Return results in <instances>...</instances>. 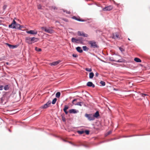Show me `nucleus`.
<instances>
[{
  "label": "nucleus",
  "mask_w": 150,
  "mask_h": 150,
  "mask_svg": "<svg viewBox=\"0 0 150 150\" xmlns=\"http://www.w3.org/2000/svg\"><path fill=\"white\" fill-rule=\"evenodd\" d=\"M23 26L21 25L20 24L17 23L15 20H13L12 23L9 25L8 27L13 29H21Z\"/></svg>",
  "instance_id": "1"
},
{
  "label": "nucleus",
  "mask_w": 150,
  "mask_h": 150,
  "mask_svg": "<svg viewBox=\"0 0 150 150\" xmlns=\"http://www.w3.org/2000/svg\"><path fill=\"white\" fill-rule=\"evenodd\" d=\"M42 30L44 31L46 33L52 34L54 32V30L50 28H47L46 27H43L41 28Z\"/></svg>",
  "instance_id": "2"
},
{
  "label": "nucleus",
  "mask_w": 150,
  "mask_h": 150,
  "mask_svg": "<svg viewBox=\"0 0 150 150\" xmlns=\"http://www.w3.org/2000/svg\"><path fill=\"white\" fill-rule=\"evenodd\" d=\"M88 44L90 45V47L93 48H98V46L96 42L94 41H90L88 42Z\"/></svg>",
  "instance_id": "3"
},
{
  "label": "nucleus",
  "mask_w": 150,
  "mask_h": 150,
  "mask_svg": "<svg viewBox=\"0 0 150 150\" xmlns=\"http://www.w3.org/2000/svg\"><path fill=\"white\" fill-rule=\"evenodd\" d=\"M8 98L6 96V94H4L1 98V103L4 104H5L7 101Z\"/></svg>",
  "instance_id": "4"
},
{
  "label": "nucleus",
  "mask_w": 150,
  "mask_h": 150,
  "mask_svg": "<svg viewBox=\"0 0 150 150\" xmlns=\"http://www.w3.org/2000/svg\"><path fill=\"white\" fill-rule=\"evenodd\" d=\"M85 116L87 118L88 120L89 121L93 120L95 119L93 117V115L92 114H86L85 115Z\"/></svg>",
  "instance_id": "5"
},
{
  "label": "nucleus",
  "mask_w": 150,
  "mask_h": 150,
  "mask_svg": "<svg viewBox=\"0 0 150 150\" xmlns=\"http://www.w3.org/2000/svg\"><path fill=\"white\" fill-rule=\"evenodd\" d=\"M113 6L112 5H110L105 7L103 8V10L104 11H108L112 10L113 9Z\"/></svg>",
  "instance_id": "6"
},
{
  "label": "nucleus",
  "mask_w": 150,
  "mask_h": 150,
  "mask_svg": "<svg viewBox=\"0 0 150 150\" xmlns=\"http://www.w3.org/2000/svg\"><path fill=\"white\" fill-rule=\"evenodd\" d=\"M14 97L15 98V100L16 101H18L21 99V94H14Z\"/></svg>",
  "instance_id": "7"
},
{
  "label": "nucleus",
  "mask_w": 150,
  "mask_h": 150,
  "mask_svg": "<svg viewBox=\"0 0 150 150\" xmlns=\"http://www.w3.org/2000/svg\"><path fill=\"white\" fill-rule=\"evenodd\" d=\"M51 104V102L48 101L46 104H44L43 106H42L41 108H46L50 106Z\"/></svg>",
  "instance_id": "8"
},
{
  "label": "nucleus",
  "mask_w": 150,
  "mask_h": 150,
  "mask_svg": "<svg viewBox=\"0 0 150 150\" xmlns=\"http://www.w3.org/2000/svg\"><path fill=\"white\" fill-rule=\"evenodd\" d=\"M25 42L29 44H31V38L28 37L25 38Z\"/></svg>",
  "instance_id": "9"
},
{
  "label": "nucleus",
  "mask_w": 150,
  "mask_h": 150,
  "mask_svg": "<svg viewBox=\"0 0 150 150\" xmlns=\"http://www.w3.org/2000/svg\"><path fill=\"white\" fill-rule=\"evenodd\" d=\"M72 18L79 21L84 22L86 21L85 20L80 18L79 17H77L76 16H74L72 17Z\"/></svg>",
  "instance_id": "10"
},
{
  "label": "nucleus",
  "mask_w": 150,
  "mask_h": 150,
  "mask_svg": "<svg viewBox=\"0 0 150 150\" xmlns=\"http://www.w3.org/2000/svg\"><path fill=\"white\" fill-rule=\"evenodd\" d=\"M78 34L79 36H82L84 37H87L88 36V35L87 34L81 31H78Z\"/></svg>",
  "instance_id": "11"
},
{
  "label": "nucleus",
  "mask_w": 150,
  "mask_h": 150,
  "mask_svg": "<svg viewBox=\"0 0 150 150\" xmlns=\"http://www.w3.org/2000/svg\"><path fill=\"white\" fill-rule=\"evenodd\" d=\"M26 32L28 34H30L33 35H36L37 33V31L36 30H30L27 31Z\"/></svg>",
  "instance_id": "12"
},
{
  "label": "nucleus",
  "mask_w": 150,
  "mask_h": 150,
  "mask_svg": "<svg viewBox=\"0 0 150 150\" xmlns=\"http://www.w3.org/2000/svg\"><path fill=\"white\" fill-rule=\"evenodd\" d=\"M112 38L115 39L120 38L119 33L117 32L113 33Z\"/></svg>",
  "instance_id": "13"
},
{
  "label": "nucleus",
  "mask_w": 150,
  "mask_h": 150,
  "mask_svg": "<svg viewBox=\"0 0 150 150\" xmlns=\"http://www.w3.org/2000/svg\"><path fill=\"white\" fill-rule=\"evenodd\" d=\"M61 61L60 60H58L55 62H54L52 63H50V65L51 66H56L59 64Z\"/></svg>",
  "instance_id": "14"
},
{
  "label": "nucleus",
  "mask_w": 150,
  "mask_h": 150,
  "mask_svg": "<svg viewBox=\"0 0 150 150\" xmlns=\"http://www.w3.org/2000/svg\"><path fill=\"white\" fill-rule=\"evenodd\" d=\"M38 40V38L35 37L31 38V44L37 42Z\"/></svg>",
  "instance_id": "15"
},
{
  "label": "nucleus",
  "mask_w": 150,
  "mask_h": 150,
  "mask_svg": "<svg viewBox=\"0 0 150 150\" xmlns=\"http://www.w3.org/2000/svg\"><path fill=\"white\" fill-rule=\"evenodd\" d=\"M87 85L89 87H92L93 88H94L95 87V86L93 84V83L91 82H88L87 83Z\"/></svg>",
  "instance_id": "16"
},
{
  "label": "nucleus",
  "mask_w": 150,
  "mask_h": 150,
  "mask_svg": "<svg viewBox=\"0 0 150 150\" xmlns=\"http://www.w3.org/2000/svg\"><path fill=\"white\" fill-rule=\"evenodd\" d=\"M6 45L9 47L11 49H13L15 48L16 47H17L16 45H12L8 43H6Z\"/></svg>",
  "instance_id": "17"
},
{
  "label": "nucleus",
  "mask_w": 150,
  "mask_h": 150,
  "mask_svg": "<svg viewBox=\"0 0 150 150\" xmlns=\"http://www.w3.org/2000/svg\"><path fill=\"white\" fill-rule=\"evenodd\" d=\"M93 115L94 118L95 117L97 118L99 116V114L98 111H97L94 115Z\"/></svg>",
  "instance_id": "18"
},
{
  "label": "nucleus",
  "mask_w": 150,
  "mask_h": 150,
  "mask_svg": "<svg viewBox=\"0 0 150 150\" xmlns=\"http://www.w3.org/2000/svg\"><path fill=\"white\" fill-rule=\"evenodd\" d=\"M76 49L77 51L80 53H82L83 52V50L80 47H77Z\"/></svg>",
  "instance_id": "19"
},
{
  "label": "nucleus",
  "mask_w": 150,
  "mask_h": 150,
  "mask_svg": "<svg viewBox=\"0 0 150 150\" xmlns=\"http://www.w3.org/2000/svg\"><path fill=\"white\" fill-rule=\"evenodd\" d=\"M78 39H76L74 38L71 39V41L72 42H75L76 43H79V42H78Z\"/></svg>",
  "instance_id": "20"
},
{
  "label": "nucleus",
  "mask_w": 150,
  "mask_h": 150,
  "mask_svg": "<svg viewBox=\"0 0 150 150\" xmlns=\"http://www.w3.org/2000/svg\"><path fill=\"white\" fill-rule=\"evenodd\" d=\"M69 112L70 113H76V112L75 110V109H71L69 110Z\"/></svg>",
  "instance_id": "21"
},
{
  "label": "nucleus",
  "mask_w": 150,
  "mask_h": 150,
  "mask_svg": "<svg viewBox=\"0 0 150 150\" xmlns=\"http://www.w3.org/2000/svg\"><path fill=\"white\" fill-rule=\"evenodd\" d=\"M134 60L137 62H141V60L140 59L137 57L134 58Z\"/></svg>",
  "instance_id": "22"
},
{
  "label": "nucleus",
  "mask_w": 150,
  "mask_h": 150,
  "mask_svg": "<svg viewBox=\"0 0 150 150\" xmlns=\"http://www.w3.org/2000/svg\"><path fill=\"white\" fill-rule=\"evenodd\" d=\"M94 75V74L93 72H91L89 74V77L90 79H92L93 78Z\"/></svg>",
  "instance_id": "23"
},
{
  "label": "nucleus",
  "mask_w": 150,
  "mask_h": 150,
  "mask_svg": "<svg viewBox=\"0 0 150 150\" xmlns=\"http://www.w3.org/2000/svg\"><path fill=\"white\" fill-rule=\"evenodd\" d=\"M9 88V86L8 85H6L5 86L4 89L5 90H8Z\"/></svg>",
  "instance_id": "24"
},
{
  "label": "nucleus",
  "mask_w": 150,
  "mask_h": 150,
  "mask_svg": "<svg viewBox=\"0 0 150 150\" xmlns=\"http://www.w3.org/2000/svg\"><path fill=\"white\" fill-rule=\"evenodd\" d=\"M77 132L79 134H82L84 133V132L83 131H78Z\"/></svg>",
  "instance_id": "25"
},
{
  "label": "nucleus",
  "mask_w": 150,
  "mask_h": 150,
  "mask_svg": "<svg viewBox=\"0 0 150 150\" xmlns=\"http://www.w3.org/2000/svg\"><path fill=\"white\" fill-rule=\"evenodd\" d=\"M35 50L37 51L38 52H40L41 51V49L40 48H38L37 47H36L35 48Z\"/></svg>",
  "instance_id": "26"
},
{
  "label": "nucleus",
  "mask_w": 150,
  "mask_h": 150,
  "mask_svg": "<svg viewBox=\"0 0 150 150\" xmlns=\"http://www.w3.org/2000/svg\"><path fill=\"white\" fill-rule=\"evenodd\" d=\"M57 100V99L56 98H54V99L52 101V103L53 104H54L56 103V102Z\"/></svg>",
  "instance_id": "27"
},
{
  "label": "nucleus",
  "mask_w": 150,
  "mask_h": 150,
  "mask_svg": "<svg viewBox=\"0 0 150 150\" xmlns=\"http://www.w3.org/2000/svg\"><path fill=\"white\" fill-rule=\"evenodd\" d=\"M85 70L91 72L92 71V69L91 68H86L85 69Z\"/></svg>",
  "instance_id": "28"
},
{
  "label": "nucleus",
  "mask_w": 150,
  "mask_h": 150,
  "mask_svg": "<svg viewBox=\"0 0 150 150\" xmlns=\"http://www.w3.org/2000/svg\"><path fill=\"white\" fill-rule=\"evenodd\" d=\"M100 83L103 86H105V82L104 81H101L100 82Z\"/></svg>",
  "instance_id": "29"
},
{
  "label": "nucleus",
  "mask_w": 150,
  "mask_h": 150,
  "mask_svg": "<svg viewBox=\"0 0 150 150\" xmlns=\"http://www.w3.org/2000/svg\"><path fill=\"white\" fill-rule=\"evenodd\" d=\"M69 108V107L67 105H65L63 110H67Z\"/></svg>",
  "instance_id": "30"
},
{
  "label": "nucleus",
  "mask_w": 150,
  "mask_h": 150,
  "mask_svg": "<svg viewBox=\"0 0 150 150\" xmlns=\"http://www.w3.org/2000/svg\"><path fill=\"white\" fill-rule=\"evenodd\" d=\"M83 50L86 51L88 49V48L86 46H83Z\"/></svg>",
  "instance_id": "31"
},
{
  "label": "nucleus",
  "mask_w": 150,
  "mask_h": 150,
  "mask_svg": "<svg viewBox=\"0 0 150 150\" xmlns=\"http://www.w3.org/2000/svg\"><path fill=\"white\" fill-rule=\"evenodd\" d=\"M77 39H78V41H79L80 42H81L83 41V40H82L81 38H79Z\"/></svg>",
  "instance_id": "32"
},
{
  "label": "nucleus",
  "mask_w": 150,
  "mask_h": 150,
  "mask_svg": "<svg viewBox=\"0 0 150 150\" xmlns=\"http://www.w3.org/2000/svg\"><path fill=\"white\" fill-rule=\"evenodd\" d=\"M113 61H115L117 62H122V59H119L117 61H116L115 60H113Z\"/></svg>",
  "instance_id": "33"
},
{
  "label": "nucleus",
  "mask_w": 150,
  "mask_h": 150,
  "mask_svg": "<svg viewBox=\"0 0 150 150\" xmlns=\"http://www.w3.org/2000/svg\"><path fill=\"white\" fill-rule=\"evenodd\" d=\"M119 49L121 52L124 51V50L121 47H120Z\"/></svg>",
  "instance_id": "34"
},
{
  "label": "nucleus",
  "mask_w": 150,
  "mask_h": 150,
  "mask_svg": "<svg viewBox=\"0 0 150 150\" xmlns=\"http://www.w3.org/2000/svg\"><path fill=\"white\" fill-rule=\"evenodd\" d=\"M85 133L87 134H89V131L88 130H86L85 131Z\"/></svg>",
  "instance_id": "35"
},
{
  "label": "nucleus",
  "mask_w": 150,
  "mask_h": 150,
  "mask_svg": "<svg viewBox=\"0 0 150 150\" xmlns=\"http://www.w3.org/2000/svg\"><path fill=\"white\" fill-rule=\"evenodd\" d=\"M53 94H60V93L59 92H57L56 91H55L53 93Z\"/></svg>",
  "instance_id": "36"
},
{
  "label": "nucleus",
  "mask_w": 150,
  "mask_h": 150,
  "mask_svg": "<svg viewBox=\"0 0 150 150\" xmlns=\"http://www.w3.org/2000/svg\"><path fill=\"white\" fill-rule=\"evenodd\" d=\"M72 56L74 57H77L78 56L77 54H73L72 55Z\"/></svg>",
  "instance_id": "37"
},
{
  "label": "nucleus",
  "mask_w": 150,
  "mask_h": 150,
  "mask_svg": "<svg viewBox=\"0 0 150 150\" xmlns=\"http://www.w3.org/2000/svg\"><path fill=\"white\" fill-rule=\"evenodd\" d=\"M38 8L39 9H41V6L40 5H39L38 6Z\"/></svg>",
  "instance_id": "38"
},
{
  "label": "nucleus",
  "mask_w": 150,
  "mask_h": 150,
  "mask_svg": "<svg viewBox=\"0 0 150 150\" xmlns=\"http://www.w3.org/2000/svg\"><path fill=\"white\" fill-rule=\"evenodd\" d=\"M3 86L2 85H0V90H1L3 89Z\"/></svg>",
  "instance_id": "39"
},
{
  "label": "nucleus",
  "mask_w": 150,
  "mask_h": 150,
  "mask_svg": "<svg viewBox=\"0 0 150 150\" xmlns=\"http://www.w3.org/2000/svg\"><path fill=\"white\" fill-rule=\"evenodd\" d=\"M60 94H56V97L57 98H59L60 96Z\"/></svg>",
  "instance_id": "40"
},
{
  "label": "nucleus",
  "mask_w": 150,
  "mask_h": 150,
  "mask_svg": "<svg viewBox=\"0 0 150 150\" xmlns=\"http://www.w3.org/2000/svg\"><path fill=\"white\" fill-rule=\"evenodd\" d=\"M52 8L54 10L57 9V8L55 7L52 6Z\"/></svg>",
  "instance_id": "41"
},
{
  "label": "nucleus",
  "mask_w": 150,
  "mask_h": 150,
  "mask_svg": "<svg viewBox=\"0 0 150 150\" xmlns=\"http://www.w3.org/2000/svg\"><path fill=\"white\" fill-rule=\"evenodd\" d=\"M64 112L66 114H67L68 113V112L67 111V110H64Z\"/></svg>",
  "instance_id": "42"
},
{
  "label": "nucleus",
  "mask_w": 150,
  "mask_h": 150,
  "mask_svg": "<svg viewBox=\"0 0 150 150\" xmlns=\"http://www.w3.org/2000/svg\"><path fill=\"white\" fill-rule=\"evenodd\" d=\"M62 120L64 122H65V119L64 117H62Z\"/></svg>",
  "instance_id": "43"
},
{
  "label": "nucleus",
  "mask_w": 150,
  "mask_h": 150,
  "mask_svg": "<svg viewBox=\"0 0 150 150\" xmlns=\"http://www.w3.org/2000/svg\"><path fill=\"white\" fill-rule=\"evenodd\" d=\"M111 133V132L110 131H109V132H108V135H109V134H110Z\"/></svg>",
  "instance_id": "44"
},
{
  "label": "nucleus",
  "mask_w": 150,
  "mask_h": 150,
  "mask_svg": "<svg viewBox=\"0 0 150 150\" xmlns=\"http://www.w3.org/2000/svg\"><path fill=\"white\" fill-rule=\"evenodd\" d=\"M142 94H140V95H141ZM142 96L143 97L144 96H146L148 94H142Z\"/></svg>",
  "instance_id": "45"
},
{
  "label": "nucleus",
  "mask_w": 150,
  "mask_h": 150,
  "mask_svg": "<svg viewBox=\"0 0 150 150\" xmlns=\"http://www.w3.org/2000/svg\"><path fill=\"white\" fill-rule=\"evenodd\" d=\"M64 20L66 21V22H67L68 21V20L67 19H63Z\"/></svg>",
  "instance_id": "46"
},
{
  "label": "nucleus",
  "mask_w": 150,
  "mask_h": 150,
  "mask_svg": "<svg viewBox=\"0 0 150 150\" xmlns=\"http://www.w3.org/2000/svg\"><path fill=\"white\" fill-rule=\"evenodd\" d=\"M98 73L97 72L96 73V76H98Z\"/></svg>",
  "instance_id": "47"
},
{
  "label": "nucleus",
  "mask_w": 150,
  "mask_h": 150,
  "mask_svg": "<svg viewBox=\"0 0 150 150\" xmlns=\"http://www.w3.org/2000/svg\"><path fill=\"white\" fill-rule=\"evenodd\" d=\"M133 98L134 97H135V98H136V96H135V94H134V95L133 96Z\"/></svg>",
  "instance_id": "48"
},
{
  "label": "nucleus",
  "mask_w": 150,
  "mask_h": 150,
  "mask_svg": "<svg viewBox=\"0 0 150 150\" xmlns=\"http://www.w3.org/2000/svg\"><path fill=\"white\" fill-rule=\"evenodd\" d=\"M76 99H74L72 101V103H73L74 101H76Z\"/></svg>",
  "instance_id": "49"
},
{
  "label": "nucleus",
  "mask_w": 150,
  "mask_h": 150,
  "mask_svg": "<svg viewBox=\"0 0 150 150\" xmlns=\"http://www.w3.org/2000/svg\"><path fill=\"white\" fill-rule=\"evenodd\" d=\"M71 144H72L74 146H76V144H73V143H71Z\"/></svg>",
  "instance_id": "50"
},
{
  "label": "nucleus",
  "mask_w": 150,
  "mask_h": 150,
  "mask_svg": "<svg viewBox=\"0 0 150 150\" xmlns=\"http://www.w3.org/2000/svg\"><path fill=\"white\" fill-rule=\"evenodd\" d=\"M67 13L68 14H70L71 13L70 11H68V12H67Z\"/></svg>",
  "instance_id": "51"
},
{
  "label": "nucleus",
  "mask_w": 150,
  "mask_h": 150,
  "mask_svg": "<svg viewBox=\"0 0 150 150\" xmlns=\"http://www.w3.org/2000/svg\"><path fill=\"white\" fill-rule=\"evenodd\" d=\"M141 99V98H137V99H138V100H139V99Z\"/></svg>",
  "instance_id": "52"
},
{
  "label": "nucleus",
  "mask_w": 150,
  "mask_h": 150,
  "mask_svg": "<svg viewBox=\"0 0 150 150\" xmlns=\"http://www.w3.org/2000/svg\"><path fill=\"white\" fill-rule=\"evenodd\" d=\"M47 93H48V94H50V92L49 91Z\"/></svg>",
  "instance_id": "53"
},
{
  "label": "nucleus",
  "mask_w": 150,
  "mask_h": 150,
  "mask_svg": "<svg viewBox=\"0 0 150 150\" xmlns=\"http://www.w3.org/2000/svg\"><path fill=\"white\" fill-rule=\"evenodd\" d=\"M128 40H130L129 38H128Z\"/></svg>",
  "instance_id": "54"
},
{
  "label": "nucleus",
  "mask_w": 150,
  "mask_h": 150,
  "mask_svg": "<svg viewBox=\"0 0 150 150\" xmlns=\"http://www.w3.org/2000/svg\"><path fill=\"white\" fill-rule=\"evenodd\" d=\"M78 105H80V106H81L80 104H78Z\"/></svg>",
  "instance_id": "55"
},
{
  "label": "nucleus",
  "mask_w": 150,
  "mask_h": 150,
  "mask_svg": "<svg viewBox=\"0 0 150 150\" xmlns=\"http://www.w3.org/2000/svg\"><path fill=\"white\" fill-rule=\"evenodd\" d=\"M6 64H8V62H7V63H6Z\"/></svg>",
  "instance_id": "56"
},
{
  "label": "nucleus",
  "mask_w": 150,
  "mask_h": 150,
  "mask_svg": "<svg viewBox=\"0 0 150 150\" xmlns=\"http://www.w3.org/2000/svg\"><path fill=\"white\" fill-rule=\"evenodd\" d=\"M141 94H143V93H141Z\"/></svg>",
  "instance_id": "57"
}]
</instances>
